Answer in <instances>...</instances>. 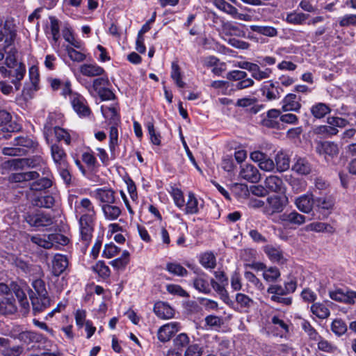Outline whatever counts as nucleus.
Listing matches in <instances>:
<instances>
[{
    "instance_id": "338daca9",
    "label": "nucleus",
    "mask_w": 356,
    "mask_h": 356,
    "mask_svg": "<svg viewBox=\"0 0 356 356\" xmlns=\"http://www.w3.org/2000/svg\"><path fill=\"white\" fill-rule=\"evenodd\" d=\"M171 78L179 88H184L185 83L181 80L179 67L176 63H172Z\"/></svg>"
},
{
    "instance_id": "c03bdc74",
    "label": "nucleus",
    "mask_w": 356,
    "mask_h": 356,
    "mask_svg": "<svg viewBox=\"0 0 356 356\" xmlns=\"http://www.w3.org/2000/svg\"><path fill=\"white\" fill-rule=\"evenodd\" d=\"M17 308L15 300L8 298H2L0 299V314H10L16 312Z\"/></svg>"
},
{
    "instance_id": "49530a36",
    "label": "nucleus",
    "mask_w": 356,
    "mask_h": 356,
    "mask_svg": "<svg viewBox=\"0 0 356 356\" xmlns=\"http://www.w3.org/2000/svg\"><path fill=\"white\" fill-rule=\"evenodd\" d=\"M200 263L207 269H213L216 266V259L211 252H204L200 257Z\"/></svg>"
},
{
    "instance_id": "de8ad7c7",
    "label": "nucleus",
    "mask_w": 356,
    "mask_h": 356,
    "mask_svg": "<svg viewBox=\"0 0 356 356\" xmlns=\"http://www.w3.org/2000/svg\"><path fill=\"white\" fill-rule=\"evenodd\" d=\"M308 229L316 232H327L332 234L335 232V229L330 224L321 222H315L307 226Z\"/></svg>"
},
{
    "instance_id": "0eeeda50",
    "label": "nucleus",
    "mask_w": 356,
    "mask_h": 356,
    "mask_svg": "<svg viewBox=\"0 0 356 356\" xmlns=\"http://www.w3.org/2000/svg\"><path fill=\"white\" fill-rule=\"evenodd\" d=\"M0 73L4 77L11 78V82L15 86V90H19L21 86L20 81L24 79L26 74V67L23 63H19L13 68L8 70L5 66L0 64Z\"/></svg>"
},
{
    "instance_id": "4468645a",
    "label": "nucleus",
    "mask_w": 356,
    "mask_h": 356,
    "mask_svg": "<svg viewBox=\"0 0 356 356\" xmlns=\"http://www.w3.org/2000/svg\"><path fill=\"white\" fill-rule=\"evenodd\" d=\"M181 329L180 323L178 322H170L161 326L157 332L158 339L161 342H167L172 337Z\"/></svg>"
},
{
    "instance_id": "052dcab7",
    "label": "nucleus",
    "mask_w": 356,
    "mask_h": 356,
    "mask_svg": "<svg viewBox=\"0 0 356 356\" xmlns=\"http://www.w3.org/2000/svg\"><path fill=\"white\" fill-rule=\"evenodd\" d=\"M245 25L240 26L235 25L232 23L227 22L224 25V29L229 31V34L232 35H235L237 37H245V31L243 29Z\"/></svg>"
},
{
    "instance_id": "423d86ee",
    "label": "nucleus",
    "mask_w": 356,
    "mask_h": 356,
    "mask_svg": "<svg viewBox=\"0 0 356 356\" xmlns=\"http://www.w3.org/2000/svg\"><path fill=\"white\" fill-rule=\"evenodd\" d=\"M68 95L72 107L79 118H86L91 115L92 111L87 100L83 95L72 91Z\"/></svg>"
},
{
    "instance_id": "2f4dec72",
    "label": "nucleus",
    "mask_w": 356,
    "mask_h": 356,
    "mask_svg": "<svg viewBox=\"0 0 356 356\" xmlns=\"http://www.w3.org/2000/svg\"><path fill=\"white\" fill-rule=\"evenodd\" d=\"M154 312L158 317L163 319L171 318L174 316L172 308L163 302H159L154 305Z\"/></svg>"
},
{
    "instance_id": "7ed1b4c3",
    "label": "nucleus",
    "mask_w": 356,
    "mask_h": 356,
    "mask_svg": "<svg viewBox=\"0 0 356 356\" xmlns=\"http://www.w3.org/2000/svg\"><path fill=\"white\" fill-rule=\"evenodd\" d=\"M62 223V220L58 219L59 227L56 230V227H54V224L49 225L46 227L47 231H54V233L45 234V236H47V238L46 239V249L54 248V249H60L62 246H65L68 244L69 238L65 235L58 232V231H60V224Z\"/></svg>"
},
{
    "instance_id": "aec40b11",
    "label": "nucleus",
    "mask_w": 356,
    "mask_h": 356,
    "mask_svg": "<svg viewBox=\"0 0 356 356\" xmlns=\"http://www.w3.org/2000/svg\"><path fill=\"white\" fill-rule=\"evenodd\" d=\"M39 158H22L14 159L8 161V166L15 170L24 169L25 168H34L39 164Z\"/></svg>"
},
{
    "instance_id": "603ef678",
    "label": "nucleus",
    "mask_w": 356,
    "mask_h": 356,
    "mask_svg": "<svg viewBox=\"0 0 356 356\" xmlns=\"http://www.w3.org/2000/svg\"><path fill=\"white\" fill-rule=\"evenodd\" d=\"M30 298L34 314L42 312L44 309V296L31 295Z\"/></svg>"
},
{
    "instance_id": "79ce46f5",
    "label": "nucleus",
    "mask_w": 356,
    "mask_h": 356,
    "mask_svg": "<svg viewBox=\"0 0 356 356\" xmlns=\"http://www.w3.org/2000/svg\"><path fill=\"white\" fill-rule=\"evenodd\" d=\"M265 252L268 258L273 262L284 264L286 261L282 252L279 248L273 246H267L265 248Z\"/></svg>"
},
{
    "instance_id": "9b49d317",
    "label": "nucleus",
    "mask_w": 356,
    "mask_h": 356,
    "mask_svg": "<svg viewBox=\"0 0 356 356\" xmlns=\"http://www.w3.org/2000/svg\"><path fill=\"white\" fill-rule=\"evenodd\" d=\"M250 159L258 164L259 168L264 171L272 172L275 169L274 161L265 153L256 150L250 154Z\"/></svg>"
},
{
    "instance_id": "864d4df0",
    "label": "nucleus",
    "mask_w": 356,
    "mask_h": 356,
    "mask_svg": "<svg viewBox=\"0 0 356 356\" xmlns=\"http://www.w3.org/2000/svg\"><path fill=\"white\" fill-rule=\"evenodd\" d=\"M272 74V70L270 68H266L262 70L260 69L259 66L256 64L254 66L253 71L251 72V75L252 78H254L257 81H261L264 79H267L270 78Z\"/></svg>"
},
{
    "instance_id": "5701e85b",
    "label": "nucleus",
    "mask_w": 356,
    "mask_h": 356,
    "mask_svg": "<svg viewBox=\"0 0 356 356\" xmlns=\"http://www.w3.org/2000/svg\"><path fill=\"white\" fill-rule=\"evenodd\" d=\"M291 169L298 175H307L312 172V165L306 158L296 156Z\"/></svg>"
},
{
    "instance_id": "a878e982",
    "label": "nucleus",
    "mask_w": 356,
    "mask_h": 356,
    "mask_svg": "<svg viewBox=\"0 0 356 356\" xmlns=\"http://www.w3.org/2000/svg\"><path fill=\"white\" fill-rule=\"evenodd\" d=\"M300 100V97L295 94L286 95L282 101L283 111L298 112L301 108Z\"/></svg>"
},
{
    "instance_id": "6e6552de",
    "label": "nucleus",
    "mask_w": 356,
    "mask_h": 356,
    "mask_svg": "<svg viewBox=\"0 0 356 356\" xmlns=\"http://www.w3.org/2000/svg\"><path fill=\"white\" fill-rule=\"evenodd\" d=\"M74 213L76 218L93 217L97 218V211L93 202L87 197L76 200L74 203Z\"/></svg>"
},
{
    "instance_id": "7c9ffc66",
    "label": "nucleus",
    "mask_w": 356,
    "mask_h": 356,
    "mask_svg": "<svg viewBox=\"0 0 356 356\" xmlns=\"http://www.w3.org/2000/svg\"><path fill=\"white\" fill-rule=\"evenodd\" d=\"M334 200L332 195H325L315 198L314 206L320 211H327L330 213L334 207Z\"/></svg>"
},
{
    "instance_id": "f257e3e1",
    "label": "nucleus",
    "mask_w": 356,
    "mask_h": 356,
    "mask_svg": "<svg viewBox=\"0 0 356 356\" xmlns=\"http://www.w3.org/2000/svg\"><path fill=\"white\" fill-rule=\"evenodd\" d=\"M59 200L56 187L46 191V227L54 224L56 230L59 227L58 219H61Z\"/></svg>"
},
{
    "instance_id": "58836bf2",
    "label": "nucleus",
    "mask_w": 356,
    "mask_h": 356,
    "mask_svg": "<svg viewBox=\"0 0 356 356\" xmlns=\"http://www.w3.org/2000/svg\"><path fill=\"white\" fill-rule=\"evenodd\" d=\"M275 164L278 172H284L290 168V159L288 154L283 152H279L277 153L275 157Z\"/></svg>"
},
{
    "instance_id": "ddd939ff",
    "label": "nucleus",
    "mask_w": 356,
    "mask_h": 356,
    "mask_svg": "<svg viewBox=\"0 0 356 356\" xmlns=\"http://www.w3.org/2000/svg\"><path fill=\"white\" fill-rule=\"evenodd\" d=\"M329 296L332 300L337 302L354 304L356 291L348 289H337L329 291Z\"/></svg>"
},
{
    "instance_id": "6e6d98bb",
    "label": "nucleus",
    "mask_w": 356,
    "mask_h": 356,
    "mask_svg": "<svg viewBox=\"0 0 356 356\" xmlns=\"http://www.w3.org/2000/svg\"><path fill=\"white\" fill-rule=\"evenodd\" d=\"M338 129L332 125H321L316 127L314 129V132L316 134L322 135L324 137H329L337 134Z\"/></svg>"
},
{
    "instance_id": "5fc2aeb1",
    "label": "nucleus",
    "mask_w": 356,
    "mask_h": 356,
    "mask_svg": "<svg viewBox=\"0 0 356 356\" xmlns=\"http://www.w3.org/2000/svg\"><path fill=\"white\" fill-rule=\"evenodd\" d=\"M280 277V272L276 267L267 268L263 273V277L268 282H277Z\"/></svg>"
},
{
    "instance_id": "13d9d810",
    "label": "nucleus",
    "mask_w": 356,
    "mask_h": 356,
    "mask_svg": "<svg viewBox=\"0 0 356 356\" xmlns=\"http://www.w3.org/2000/svg\"><path fill=\"white\" fill-rule=\"evenodd\" d=\"M63 115L60 113H50L48 116V124L50 126L49 131L51 133L54 127L63 124Z\"/></svg>"
},
{
    "instance_id": "f704fd0d",
    "label": "nucleus",
    "mask_w": 356,
    "mask_h": 356,
    "mask_svg": "<svg viewBox=\"0 0 356 356\" xmlns=\"http://www.w3.org/2000/svg\"><path fill=\"white\" fill-rule=\"evenodd\" d=\"M280 111L271 109L268 111L266 117L263 120V124L269 128H278L280 127Z\"/></svg>"
},
{
    "instance_id": "cd10ccee",
    "label": "nucleus",
    "mask_w": 356,
    "mask_h": 356,
    "mask_svg": "<svg viewBox=\"0 0 356 356\" xmlns=\"http://www.w3.org/2000/svg\"><path fill=\"white\" fill-rule=\"evenodd\" d=\"M100 207L104 217L106 220H115L122 214L121 208L114 204H100Z\"/></svg>"
},
{
    "instance_id": "c85d7f7f",
    "label": "nucleus",
    "mask_w": 356,
    "mask_h": 356,
    "mask_svg": "<svg viewBox=\"0 0 356 356\" xmlns=\"http://www.w3.org/2000/svg\"><path fill=\"white\" fill-rule=\"evenodd\" d=\"M264 184L265 186L271 192L282 193L285 191V186L283 181L277 176L270 175L266 177Z\"/></svg>"
},
{
    "instance_id": "c9c22d12",
    "label": "nucleus",
    "mask_w": 356,
    "mask_h": 356,
    "mask_svg": "<svg viewBox=\"0 0 356 356\" xmlns=\"http://www.w3.org/2000/svg\"><path fill=\"white\" fill-rule=\"evenodd\" d=\"M39 174L35 171L13 173L10 175L9 181L13 183H24L38 178Z\"/></svg>"
},
{
    "instance_id": "0e129e2a",
    "label": "nucleus",
    "mask_w": 356,
    "mask_h": 356,
    "mask_svg": "<svg viewBox=\"0 0 356 356\" xmlns=\"http://www.w3.org/2000/svg\"><path fill=\"white\" fill-rule=\"evenodd\" d=\"M120 252V248L113 243L106 244L104 245L102 257L106 259H111L117 256Z\"/></svg>"
},
{
    "instance_id": "3c124183",
    "label": "nucleus",
    "mask_w": 356,
    "mask_h": 356,
    "mask_svg": "<svg viewBox=\"0 0 356 356\" xmlns=\"http://www.w3.org/2000/svg\"><path fill=\"white\" fill-rule=\"evenodd\" d=\"M250 29L254 32L268 37H274L277 35V29L273 26L252 25Z\"/></svg>"
},
{
    "instance_id": "f8f14e48",
    "label": "nucleus",
    "mask_w": 356,
    "mask_h": 356,
    "mask_svg": "<svg viewBox=\"0 0 356 356\" xmlns=\"http://www.w3.org/2000/svg\"><path fill=\"white\" fill-rule=\"evenodd\" d=\"M115 191L107 187L99 188L90 193V195L98 200L100 204H115Z\"/></svg>"
},
{
    "instance_id": "e2e57ef3",
    "label": "nucleus",
    "mask_w": 356,
    "mask_h": 356,
    "mask_svg": "<svg viewBox=\"0 0 356 356\" xmlns=\"http://www.w3.org/2000/svg\"><path fill=\"white\" fill-rule=\"evenodd\" d=\"M13 290L22 307L27 309L29 307V304L24 291L17 285H14Z\"/></svg>"
},
{
    "instance_id": "b1692460",
    "label": "nucleus",
    "mask_w": 356,
    "mask_h": 356,
    "mask_svg": "<svg viewBox=\"0 0 356 356\" xmlns=\"http://www.w3.org/2000/svg\"><path fill=\"white\" fill-rule=\"evenodd\" d=\"M68 266L67 257L60 254L54 255L51 261V272L54 275L58 277L61 275Z\"/></svg>"
},
{
    "instance_id": "c756f323",
    "label": "nucleus",
    "mask_w": 356,
    "mask_h": 356,
    "mask_svg": "<svg viewBox=\"0 0 356 356\" xmlns=\"http://www.w3.org/2000/svg\"><path fill=\"white\" fill-rule=\"evenodd\" d=\"M51 131L54 132L56 141H63L67 145L71 144L72 138L74 136V133L72 131L63 129L60 126L54 127Z\"/></svg>"
},
{
    "instance_id": "a18cd8bd",
    "label": "nucleus",
    "mask_w": 356,
    "mask_h": 356,
    "mask_svg": "<svg viewBox=\"0 0 356 356\" xmlns=\"http://www.w3.org/2000/svg\"><path fill=\"white\" fill-rule=\"evenodd\" d=\"M331 111L330 108L324 103H317L311 108V113L316 118H323Z\"/></svg>"
},
{
    "instance_id": "393cba45",
    "label": "nucleus",
    "mask_w": 356,
    "mask_h": 356,
    "mask_svg": "<svg viewBox=\"0 0 356 356\" xmlns=\"http://www.w3.org/2000/svg\"><path fill=\"white\" fill-rule=\"evenodd\" d=\"M51 156L56 168L69 164L67 161V154L62 147L54 144L51 147Z\"/></svg>"
},
{
    "instance_id": "e433bc0d",
    "label": "nucleus",
    "mask_w": 356,
    "mask_h": 356,
    "mask_svg": "<svg viewBox=\"0 0 356 356\" xmlns=\"http://www.w3.org/2000/svg\"><path fill=\"white\" fill-rule=\"evenodd\" d=\"M280 218L282 221L296 225H302L305 222V216L296 211L290 213L285 212L280 216Z\"/></svg>"
},
{
    "instance_id": "f3484780",
    "label": "nucleus",
    "mask_w": 356,
    "mask_h": 356,
    "mask_svg": "<svg viewBox=\"0 0 356 356\" xmlns=\"http://www.w3.org/2000/svg\"><path fill=\"white\" fill-rule=\"evenodd\" d=\"M239 177L250 183H257L261 179V175L258 169L250 163L241 166Z\"/></svg>"
},
{
    "instance_id": "680f3d73",
    "label": "nucleus",
    "mask_w": 356,
    "mask_h": 356,
    "mask_svg": "<svg viewBox=\"0 0 356 356\" xmlns=\"http://www.w3.org/2000/svg\"><path fill=\"white\" fill-rule=\"evenodd\" d=\"M166 270L171 274L181 277L186 276L188 273L187 270L177 263L167 264Z\"/></svg>"
},
{
    "instance_id": "4d7b16f0",
    "label": "nucleus",
    "mask_w": 356,
    "mask_h": 356,
    "mask_svg": "<svg viewBox=\"0 0 356 356\" xmlns=\"http://www.w3.org/2000/svg\"><path fill=\"white\" fill-rule=\"evenodd\" d=\"M190 339L186 333L179 334L173 340V344L175 349L180 350L181 352L184 348L189 346Z\"/></svg>"
},
{
    "instance_id": "9d476101",
    "label": "nucleus",
    "mask_w": 356,
    "mask_h": 356,
    "mask_svg": "<svg viewBox=\"0 0 356 356\" xmlns=\"http://www.w3.org/2000/svg\"><path fill=\"white\" fill-rule=\"evenodd\" d=\"M30 83H26L22 90V95L25 99L31 98L34 92L39 88V72L36 65H33L29 69Z\"/></svg>"
},
{
    "instance_id": "20e7f679",
    "label": "nucleus",
    "mask_w": 356,
    "mask_h": 356,
    "mask_svg": "<svg viewBox=\"0 0 356 356\" xmlns=\"http://www.w3.org/2000/svg\"><path fill=\"white\" fill-rule=\"evenodd\" d=\"M216 280L211 278L210 282L212 289L220 296V298L227 304L231 302L226 286L228 285V278L222 270L214 272Z\"/></svg>"
},
{
    "instance_id": "1a4fd4ad",
    "label": "nucleus",
    "mask_w": 356,
    "mask_h": 356,
    "mask_svg": "<svg viewBox=\"0 0 356 356\" xmlns=\"http://www.w3.org/2000/svg\"><path fill=\"white\" fill-rule=\"evenodd\" d=\"M214 6L221 11L229 15L234 19L250 22L252 17L248 14L239 13L236 8L226 2L225 0H214Z\"/></svg>"
},
{
    "instance_id": "f03ea898",
    "label": "nucleus",
    "mask_w": 356,
    "mask_h": 356,
    "mask_svg": "<svg viewBox=\"0 0 356 356\" xmlns=\"http://www.w3.org/2000/svg\"><path fill=\"white\" fill-rule=\"evenodd\" d=\"M76 218L79 224V241L83 242L84 246L87 248L92 237L97 218L79 217Z\"/></svg>"
},
{
    "instance_id": "4c0bfd02",
    "label": "nucleus",
    "mask_w": 356,
    "mask_h": 356,
    "mask_svg": "<svg viewBox=\"0 0 356 356\" xmlns=\"http://www.w3.org/2000/svg\"><path fill=\"white\" fill-rule=\"evenodd\" d=\"M308 17L307 14L292 11L286 13L284 20L291 24L302 25L305 23Z\"/></svg>"
},
{
    "instance_id": "4be33fe9",
    "label": "nucleus",
    "mask_w": 356,
    "mask_h": 356,
    "mask_svg": "<svg viewBox=\"0 0 356 356\" xmlns=\"http://www.w3.org/2000/svg\"><path fill=\"white\" fill-rule=\"evenodd\" d=\"M209 276L202 272L193 280V287L200 293L209 294L212 288Z\"/></svg>"
},
{
    "instance_id": "37998d69",
    "label": "nucleus",
    "mask_w": 356,
    "mask_h": 356,
    "mask_svg": "<svg viewBox=\"0 0 356 356\" xmlns=\"http://www.w3.org/2000/svg\"><path fill=\"white\" fill-rule=\"evenodd\" d=\"M65 50L67 51V54L69 58L72 61L80 63V62L83 61L86 58V49L85 47H83V49L81 50V49H76L73 48L72 47L67 45L65 47Z\"/></svg>"
},
{
    "instance_id": "412c9836",
    "label": "nucleus",
    "mask_w": 356,
    "mask_h": 356,
    "mask_svg": "<svg viewBox=\"0 0 356 356\" xmlns=\"http://www.w3.org/2000/svg\"><path fill=\"white\" fill-rule=\"evenodd\" d=\"M47 81L53 91L61 90V95L66 97L72 92L71 83L69 80H62L58 78L49 77Z\"/></svg>"
},
{
    "instance_id": "69168bd1",
    "label": "nucleus",
    "mask_w": 356,
    "mask_h": 356,
    "mask_svg": "<svg viewBox=\"0 0 356 356\" xmlns=\"http://www.w3.org/2000/svg\"><path fill=\"white\" fill-rule=\"evenodd\" d=\"M26 220L31 227L36 228L42 227L44 225V217L41 213L29 215L26 218Z\"/></svg>"
},
{
    "instance_id": "473e14b6",
    "label": "nucleus",
    "mask_w": 356,
    "mask_h": 356,
    "mask_svg": "<svg viewBox=\"0 0 356 356\" xmlns=\"http://www.w3.org/2000/svg\"><path fill=\"white\" fill-rule=\"evenodd\" d=\"M101 112L105 119L110 121V123L117 124L120 122V116L118 113V108L115 105L101 106Z\"/></svg>"
},
{
    "instance_id": "bf43d9fd",
    "label": "nucleus",
    "mask_w": 356,
    "mask_h": 356,
    "mask_svg": "<svg viewBox=\"0 0 356 356\" xmlns=\"http://www.w3.org/2000/svg\"><path fill=\"white\" fill-rule=\"evenodd\" d=\"M13 146L23 147L27 150L35 147V142L28 137L19 136L14 139L13 142Z\"/></svg>"
},
{
    "instance_id": "72a5a7b5",
    "label": "nucleus",
    "mask_w": 356,
    "mask_h": 356,
    "mask_svg": "<svg viewBox=\"0 0 356 356\" xmlns=\"http://www.w3.org/2000/svg\"><path fill=\"white\" fill-rule=\"evenodd\" d=\"M80 72L83 75L89 77L102 76L105 72L104 70L96 63L81 65Z\"/></svg>"
},
{
    "instance_id": "6ab92c4d",
    "label": "nucleus",
    "mask_w": 356,
    "mask_h": 356,
    "mask_svg": "<svg viewBox=\"0 0 356 356\" xmlns=\"http://www.w3.org/2000/svg\"><path fill=\"white\" fill-rule=\"evenodd\" d=\"M261 90L263 95L270 101L279 99L284 92L278 84H275L272 81L264 82Z\"/></svg>"
},
{
    "instance_id": "dca6fc26",
    "label": "nucleus",
    "mask_w": 356,
    "mask_h": 356,
    "mask_svg": "<svg viewBox=\"0 0 356 356\" xmlns=\"http://www.w3.org/2000/svg\"><path fill=\"white\" fill-rule=\"evenodd\" d=\"M294 203L300 211L309 213L312 211L314 206L315 198L312 193H307L296 197Z\"/></svg>"
},
{
    "instance_id": "39448f33",
    "label": "nucleus",
    "mask_w": 356,
    "mask_h": 356,
    "mask_svg": "<svg viewBox=\"0 0 356 356\" xmlns=\"http://www.w3.org/2000/svg\"><path fill=\"white\" fill-rule=\"evenodd\" d=\"M289 203L286 195H273L267 197L266 204L264 207V213L268 216L281 213Z\"/></svg>"
},
{
    "instance_id": "774afa93",
    "label": "nucleus",
    "mask_w": 356,
    "mask_h": 356,
    "mask_svg": "<svg viewBox=\"0 0 356 356\" xmlns=\"http://www.w3.org/2000/svg\"><path fill=\"white\" fill-rule=\"evenodd\" d=\"M332 331L337 336L343 335L347 330L346 323L341 319H335L331 325Z\"/></svg>"
},
{
    "instance_id": "a19ab883",
    "label": "nucleus",
    "mask_w": 356,
    "mask_h": 356,
    "mask_svg": "<svg viewBox=\"0 0 356 356\" xmlns=\"http://www.w3.org/2000/svg\"><path fill=\"white\" fill-rule=\"evenodd\" d=\"M130 253L128 250H124L120 257L111 261L109 264L116 270H124L129 262Z\"/></svg>"
},
{
    "instance_id": "ea45409f",
    "label": "nucleus",
    "mask_w": 356,
    "mask_h": 356,
    "mask_svg": "<svg viewBox=\"0 0 356 356\" xmlns=\"http://www.w3.org/2000/svg\"><path fill=\"white\" fill-rule=\"evenodd\" d=\"M310 312L320 319H325L330 315V309L322 302H315L310 307Z\"/></svg>"
},
{
    "instance_id": "bb28decb",
    "label": "nucleus",
    "mask_w": 356,
    "mask_h": 356,
    "mask_svg": "<svg viewBox=\"0 0 356 356\" xmlns=\"http://www.w3.org/2000/svg\"><path fill=\"white\" fill-rule=\"evenodd\" d=\"M22 348L18 346H10L8 339L0 337V354L3 356H19Z\"/></svg>"
},
{
    "instance_id": "09e8293b",
    "label": "nucleus",
    "mask_w": 356,
    "mask_h": 356,
    "mask_svg": "<svg viewBox=\"0 0 356 356\" xmlns=\"http://www.w3.org/2000/svg\"><path fill=\"white\" fill-rule=\"evenodd\" d=\"M81 159L90 170L93 171L99 168L98 162L92 151L84 152Z\"/></svg>"
},
{
    "instance_id": "8fccbe9b",
    "label": "nucleus",
    "mask_w": 356,
    "mask_h": 356,
    "mask_svg": "<svg viewBox=\"0 0 356 356\" xmlns=\"http://www.w3.org/2000/svg\"><path fill=\"white\" fill-rule=\"evenodd\" d=\"M19 339L25 343H30L40 341L42 336L33 331H24L19 334Z\"/></svg>"
},
{
    "instance_id": "2eb2a0df",
    "label": "nucleus",
    "mask_w": 356,
    "mask_h": 356,
    "mask_svg": "<svg viewBox=\"0 0 356 356\" xmlns=\"http://www.w3.org/2000/svg\"><path fill=\"white\" fill-rule=\"evenodd\" d=\"M203 207V200H198L193 192H189L187 196V201L184 202V207L181 208L185 214L198 213L200 209Z\"/></svg>"
},
{
    "instance_id": "a211bd4d",
    "label": "nucleus",
    "mask_w": 356,
    "mask_h": 356,
    "mask_svg": "<svg viewBox=\"0 0 356 356\" xmlns=\"http://www.w3.org/2000/svg\"><path fill=\"white\" fill-rule=\"evenodd\" d=\"M316 152L325 156L328 161L329 158H334L339 154V147L337 144L331 141L319 142L316 146Z\"/></svg>"
}]
</instances>
